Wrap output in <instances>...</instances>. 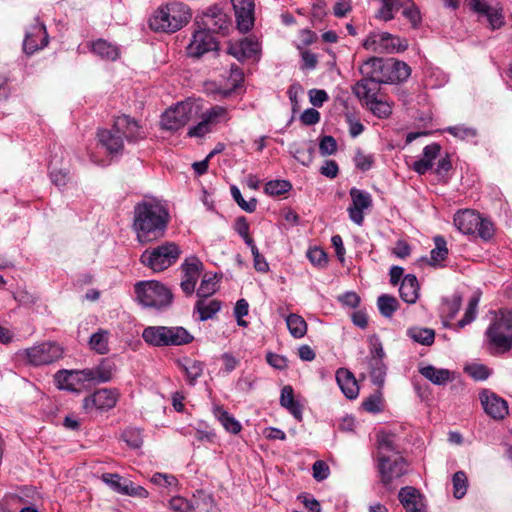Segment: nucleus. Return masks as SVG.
Returning <instances> with one entry per match:
<instances>
[{"label":"nucleus","instance_id":"nucleus-1","mask_svg":"<svg viewBox=\"0 0 512 512\" xmlns=\"http://www.w3.org/2000/svg\"><path fill=\"white\" fill-rule=\"evenodd\" d=\"M170 220L167 206L160 200L144 198L134 206L133 230L140 244H148L164 237Z\"/></svg>","mask_w":512,"mask_h":512},{"label":"nucleus","instance_id":"nucleus-2","mask_svg":"<svg viewBox=\"0 0 512 512\" xmlns=\"http://www.w3.org/2000/svg\"><path fill=\"white\" fill-rule=\"evenodd\" d=\"M486 343L492 354H503L512 348V311L500 309L485 332Z\"/></svg>","mask_w":512,"mask_h":512},{"label":"nucleus","instance_id":"nucleus-3","mask_svg":"<svg viewBox=\"0 0 512 512\" xmlns=\"http://www.w3.org/2000/svg\"><path fill=\"white\" fill-rule=\"evenodd\" d=\"M190 18V8L186 4L171 2L154 13L149 25L154 31L174 33L185 26Z\"/></svg>","mask_w":512,"mask_h":512},{"label":"nucleus","instance_id":"nucleus-4","mask_svg":"<svg viewBox=\"0 0 512 512\" xmlns=\"http://www.w3.org/2000/svg\"><path fill=\"white\" fill-rule=\"evenodd\" d=\"M181 249L174 242H165L157 247L146 249L140 262L154 272H162L172 266L180 257Z\"/></svg>","mask_w":512,"mask_h":512},{"label":"nucleus","instance_id":"nucleus-5","mask_svg":"<svg viewBox=\"0 0 512 512\" xmlns=\"http://www.w3.org/2000/svg\"><path fill=\"white\" fill-rule=\"evenodd\" d=\"M135 293L139 302L146 307L163 309L169 307L173 301L171 290L155 280L138 282Z\"/></svg>","mask_w":512,"mask_h":512},{"label":"nucleus","instance_id":"nucleus-6","mask_svg":"<svg viewBox=\"0 0 512 512\" xmlns=\"http://www.w3.org/2000/svg\"><path fill=\"white\" fill-rule=\"evenodd\" d=\"M378 471L381 483L386 488L393 489L394 482L407 473L408 462L400 453L378 456Z\"/></svg>","mask_w":512,"mask_h":512},{"label":"nucleus","instance_id":"nucleus-7","mask_svg":"<svg viewBox=\"0 0 512 512\" xmlns=\"http://www.w3.org/2000/svg\"><path fill=\"white\" fill-rule=\"evenodd\" d=\"M27 361L34 366L51 364L63 356L62 347L55 342H43L24 350Z\"/></svg>","mask_w":512,"mask_h":512},{"label":"nucleus","instance_id":"nucleus-8","mask_svg":"<svg viewBox=\"0 0 512 512\" xmlns=\"http://www.w3.org/2000/svg\"><path fill=\"white\" fill-rule=\"evenodd\" d=\"M193 104L179 102L168 108L161 116V127L167 131H177L184 127L193 117Z\"/></svg>","mask_w":512,"mask_h":512},{"label":"nucleus","instance_id":"nucleus-9","mask_svg":"<svg viewBox=\"0 0 512 512\" xmlns=\"http://www.w3.org/2000/svg\"><path fill=\"white\" fill-rule=\"evenodd\" d=\"M201 25L211 34L225 35L230 27L227 14L217 5L210 6L202 12Z\"/></svg>","mask_w":512,"mask_h":512},{"label":"nucleus","instance_id":"nucleus-10","mask_svg":"<svg viewBox=\"0 0 512 512\" xmlns=\"http://www.w3.org/2000/svg\"><path fill=\"white\" fill-rule=\"evenodd\" d=\"M181 271L180 288L186 296H191L203 271V263L196 256H190L181 264Z\"/></svg>","mask_w":512,"mask_h":512},{"label":"nucleus","instance_id":"nucleus-11","mask_svg":"<svg viewBox=\"0 0 512 512\" xmlns=\"http://www.w3.org/2000/svg\"><path fill=\"white\" fill-rule=\"evenodd\" d=\"M217 50L218 42L215 37L201 27L192 34L187 46V54L193 58H200L208 52Z\"/></svg>","mask_w":512,"mask_h":512},{"label":"nucleus","instance_id":"nucleus-12","mask_svg":"<svg viewBox=\"0 0 512 512\" xmlns=\"http://www.w3.org/2000/svg\"><path fill=\"white\" fill-rule=\"evenodd\" d=\"M366 49L377 51L379 49L393 51H404L407 49L408 44L405 40L400 39L388 32H379L371 34L364 42Z\"/></svg>","mask_w":512,"mask_h":512},{"label":"nucleus","instance_id":"nucleus-13","mask_svg":"<svg viewBox=\"0 0 512 512\" xmlns=\"http://www.w3.org/2000/svg\"><path fill=\"white\" fill-rule=\"evenodd\" d=\"M349 193L352 199V204L347 209L349 218L352 222L361 226L364 222L363 211L372 206V196L368 192L355 187L351 188Z\"/></svg>","mask_w":512,"mask_h":512},{"label":"nucleus","instance_id":"nucleus-14","mask_svg":"<svg viewBox=\"0 0 512 512\" xmlns=\"http://www.w3.org/2000/svg\"><path fill=\"white\" fill-rule=\"evenodd\" d=\"M84 373L85 369L60 370L55 374L54 379L59 389L71 392H80L85 383L88 382Z\"/></svg>","mask_w":512,"mask_h":512},{"label":"nucleus","instance_id":"nucleus-15","mask_svg":"<svg viewBox=\"0 0 512 512\" xmlns=\"http://www.w3.org/2000/svg\"><path fill=\"white\" fill-rule=\"evenodd\" d=\"M117 392L113 389L103 388L86 397L83 401V408L90 410L93 408L99 410H108L113 408L117 402Z\"/></svg>","mask_w":512,"mask_h":512},{"label":"nucleus","instance_id":"nucleus-16","mask_svg":"<svg viewBox=\"0 0 512 512\" xmlns=\"http://www.w3.org/2000/svg\"><path fill=\"white\" fill-rule=\"evenodd\" d=\"M468 6L474 12L485 16L492 30L501 28L505 23L501 8L493 7L483 0H468Z\"/></svg>","mask_w":512,"mask_h":512},{"label":"nucleus","instance_id":"nucleus-17","mask_svg":"<svg viewBox=\"0 0 512 512\" xmlns=\"http://www.w3.org/2000/svg\"><path fill=\"white\" fill-rule=\"evenodd\" d=\"M480 401L484 411L493 419H503L508 414L507 402L493 392L483 391Z\"/></svg>","mask_w":512,"mask_h":512},{"label":"nucleus","instance_id":"nucleus-18","mask_svg":"<svg viewBox=\"0 0 512 512\" xmlns=\"http://www.w3.org/2000/svg\"><path fill=\"white\" fill-rule=\"evenodd\" d=\"M99 143L110 155L121 154L124 148L123 137L120 130L116 129V122L111 129H102L97 133Z\"/></svg>","mask_w":512,"mask_h":512},{"label":"nucleus","instance_id":"nucleus-19","mask_svg":"<svg viewBox=\"0 0 512 512\" xmlns=\"http://www.w3.org/2000/svg\"><path fill=\"white\" fill-rule=\"evenodd\" d=\"M48 44V34L43 23H37L28 32L23 41V49L27 54H33L38 49H42Z\"/></svg>","mask_w":512,"mask_h":512},{"label":"nucleus","instance_id":"nucleus-20","mask_svg":"<svg viewBox=\"0 0 512 512\" xmlns=\"http://www.w3.org/2000/svg\"><path fill=\"white\" fill-rule=\"evenodd\" d=\"M116 129L120 130L128 142H138L146 137L144 130L137 121L127 115H121L115 119Z\"/></svg>","mask_w":512,"mask_h":512},{"label":"nucleus","instance_id":"nucleus-21","mask_svg":"<svg viewBox=\"0 0 512 512\" xmlns=\"http://www.w3.org/2000/svg\"><path fill=\"white\" fill-rule=\"evenodd\" d=\"M398 498L406 512H425L423 497L416 488L412 486L401 488Z\"/></svg>","mask_w":512,"mask_h":512},{"label":"nucleus","instance_id":"nucleus-22","mask_svg":"<svg viewBox=\"0 0 512 512\" xmlns=\"http://www.w3.org/2000/svg\"><path fill=\"white\" fill-rule=\"evenodd\" d=\"M258 51V42L248 37L236 42H230L227 50L228 54L239 61L253 57Z\"/></svg>","mask_w":512,"mask_h":512},{"label":"nucleus","instance_id":"nucleus-23","mask_svg":"<svg viewBox=\"0 0 512 512\" xmlns=\"http://www.w3.org/2000/svg\"><path fill=\"white\" fill-rule=\"evenodd\" d=\"M480 214L474 210L465 209L454 215V225L463 234H474L480 222Z\"/></svg>","mask_w":512,"mask_h":512},{"label":"nucleus","instance_id":"nucleus-24","mask_svg":"<svg viewBox=\"0 0 512 512\" xmlns=\"http://www.w3.org/2000/svg\"><path fill=\"white\" fill-rule=\"evenodd\" d=\"M411 74V68L403 61L387 59L384 83H399L406 81Z\"/></svg>","mask_w":512,"mask_h":512},{"label":"nucleus","instance_id":"nucleus-25","mask_svg":"<svg viewBox=\"0 0 512 512\" xmlns=\"http://www.w3.org/2000/svg\"><path fill=\"white\" fill-rule=\"evenodd\" d=\"M387 59L372 57L365 61L360 67L363 78L384 83Z\"/></svg>","mask_w":512,"mask_h":512},{"label":"nucleus","instance_id":"nucleus-26","mask_svg":"<svg viewBox=\"0 0 512 512\" xmlns=\"http://www.w3.org/2000/svg\"><path fill=\"white\" fill-rule=\"evenodd\" d=\"M381 83L382 82L362 78L353 87V93L361 101H364L365 105H368L370 101L378 99V93L380 91Z\"/></svg>","mask_w":512,"mask_h":512},{"label":"nucleus","instance_id":"nucleus-27","mask_svg":"<svg viewBox=\"0 0 512 512\" xmlns=\"http://www.w3.org/2000/svg\"><path fill=\"white\" fill-rule=\"evenodd\" d=\"M115 365L107 360H103L94 368H86L84 376L89 383L100 384L109 382L113 377Z\"/></svg>","mask_w":512,"mask_h":512},{"label":"nucleus","instance_id":"nucleus-28","mask_svg":"<svg viewBox=\"0 0 512 512\" xmlns=\"http://www.w3.org/2000/svg\"><path fill=\"white\" fill-rule=\"evenodd\" d=\"M336 381L348 399H355L358 396L359 386L354 375L348 369L339 368L336 372Z\"/></svg>","mask_w":512,"mask_h":512},{"label":"nucleus","instance_id":"nucleus-29","mask_svg":"<svg viewBox=\"0 0 512 512\" xmlns=\"http://www.w3.org/2000/svg\"><path fill=\"white\" fill-rule=\"evenodd\" d=\"M178 369L184 373L189 385H195L197 379L202 375L204 364L201 361L188 357L176 361Z\"/></svg>","mask_w":512,"mask_h":512},{"label":"nucleus","instance_id":"nucleus-30","mask_svg":"<svg viewBox=\"0 0 512 512\" xmlns=\"http://www.w3.org/2000/svg\"><path fill=\"white\" fill-rule=\"evenodd\" d=\"M441 146L438 143L427 145L423 149V157L413 163V170L420 175L433 167V161L438 157Z\"/></svg>","mask_w":512,"mask_h":512},{"label":"nucleus","instance_id":"nucleus-31","mask_svg":"<svg viewBox=\"0 0 512 512\" xmlns=\"http://www.w3.org/2000/svg\"><path fill=\"white\" fill-rule=\"evenodd\" d=\"M166 346H181L189 344L194 337L181 326H164Z\"/></svg>","mask_w":512,"mask_h":512},{"label":"nucleus","instance_id":"nucleus-32","mask_svg":"<svg viewBox=\"0 0 512 512\" xmlns=\"http://www.w3.org/2000/svg\"><path fill=\"white\" fill-rule=\"evenodd\" d=\"M280 405L284 407L293 417L302 420V405L294 398V390L292 386L286 385L281 390Z\"/></svg>","mask_w":512,"mask_h":512},{"label":"nucleus","instance_id":"nucleus-33","mask_svg":"<svg viewBox=\"0 0 512 512\" xmlns=\"http://www.w3.org/2000/svg\"><path fill=\"white\" fill-rule=\"evenodd\" d=\"M399 293L401 299L408 304H414L417 301L419 297V283L415 275L407 274L404 276Z\"/></svg>","mask_w":512,"mask_h":512},{"label":"nucleus","instance_id":"nucleus-34","mask_svg":"<svg viewBox=\"0 0 512 512\" xmlns=\"http://www.w3.org/2000/svg\"><path fill=\"white\" fill-rule=\"evenodd\" d=\"M213 413L227 432L238 434L241 431V423L222 406H216Z\"/></svg>","mask_w":512,"mask_h":512},{"label":"nucleus","instance_id":"nucleus-35","mask_svg":"<svg viewBox=\"0 0 512 512\" xmlns=\"http://www.w3.org/2000/svg\"><path fill=\"white\" fill-rule=\"evenodd\" d=\"M92 51L102 59L110 61H115L120 55L118 46L104 39H98L93 42Z\"/></svg>","mask_w":512,"mask_h":512},{"label":"nucleus","instance_id":"nucleus-36","mask_svg":"<svg viewBox=\"0 0 512 512\" xmlns=\"http://www.w3.org/2000/svg\"><path fill=\"white\" fill-rule=\"evenodd\" d=\"M435 247L430 251V258L427 259V263L430 266H440L441 263L447 258L448 248L446 240L443 236L434 237Z\"/></svg>","mask_w":512,"mask_h":512},{"label":"nucleus","instance_id":"nucleus-37","mask_svg":"<svg viewBox=\"0 0 512 512\" xmlns=\"http://www.w3.org/2000/svg\"><path fill=\"white\" fill-rule=\"evenodd\" d=\"M202 117L207 121L212 130L214 126L226 123L231 118L228 109L220 105L212 106L202 114Z\"/></svg>","mask_w":512,"mask_h":512},{"label":"nucleus","instance_id":"nucleus-38","mask_svg":"<svg viewBox=\"0 0 512 512\" xmlns=\"http://www.w3.org/2000/svg\"><path fill=\"white\" fill-rule=\"evenodd\" d=\"M221 309V302L218 300L206 301V298H199L195 304V311L199 314L200 321H206L214 317Z\"/></svg>","mask_w":512,"mask_h":512},{"label":"nucleus","instance_id":"nucleus-39","mask_svg":"<svg viewBox=\"0 0 512 512\" xmlns=\"http://www.w3.org/2000/svg\"><path fill=\"white\" fill-rule=\"evenodd\" d=\"M420 373L436 385H443L451 380V372L448 369H438L431 365L422 367Z\"/></svg>","mask_w":512,"mask_h":512},{"label":"nucleus","instance_id":"nucleus-40","mask_svg":"<svg viewBox=\"0 0 512 512\" xmlns=\"http://www.w3.org/2000/svg\"><path fill=\"white\" fill-rule=\"evenodd\" d=\"M164 326H148L142 332L143 340L154 347H165Z\"/></svg>","mask_w":512,"mask_h":512},{"label":"nucleus","instance_id":"nucleus-41","mask_svg":"<svg viewBox=\"0 0 512 512\" xmlns=\"http://www.w3.org/2000/svg\"><path fill=\"white\" fill-rule=\"evenodd\" d=\"M369 374L373 384L379 388L383 387L385 383L387 367L383 362V359H369Z\"/></svg>","mask_w":512,"mask_h":512},{"label":"nucleus","instance_id":"nucleus-42","mask_svg":"<svg viewBox=\"0 0 512 512\" xmlns=\"http://www.w3.org/2000/svg\"><path fill=\"white\" fill-rule=\"evenodd\" d=\"M101 479L104 483L110 486L114 491L126 495L129 493V487L131 486V481L121 477L117 473H104L101 476Z\"/></svg>","mask_w":512,"mask_h":512},{"label":"nucleus","instance_id":"nucleus-43","mask_svg":"<svg viewBox=\"0 0 512 512\" xmlns=\"http://www.w3.org/2000/svg\"><path fill=\"white\" fill-rule=\"evenodd\" d=\"M462 304V296L459 293H454L450 297H446L441 303V314L448 319H454L459 312Z\"/></svg>","mask_w":512,"mask_h":512},{"label":"nucleus","instance_id":"nucleus-44","mask_svg":"<svg viewBox=\"0 0 512 512\" xmlns=\"http://www.w3.org/2000/svg\"><path fill=\"white\" fill-rule=\"evenodd\" d=\"M286 324L290 334L296 338H302L307 332V323L303 317L291 313L286 317Z\"/></svg>","mask_w":512,"mask_h":512},{"label":"nucleus","instance_id":"nucleus-45","mask_svg":"<svg viewBox=\"0 0 512 512\" xmlns=\"http://www.w3.org/2000/svg\"><path fill=\"white\" fill-rule=\"evenodd\" d=\"M381 6L376 17L385 22L394 18V14L401 9L402 2L400 0H377Z\"/></svg>","mask_w":512,"mask_h":512},{"label":"nucleus","instance_id":"nucleus-46","mask_svg":"<svg viewBox=\"0 0 512 512\" xmlns=\"http://www.w3.org/2000/svg\"><path fill=\"white\" fill-rule=\"evenodd\" d=\"M377 306L382 316L391 318L398 310L399 302L394 296L383 294L378 297Z\"/></svg>","mask_w":512,"mask_h":512},{"label":"nucleus","instance_id":"nucleus-47","mask_svg":"<svg viewBox=\"0 0 512 512\" xmlns=\"http://www.w3.org/2000/svg\"><path fill=\"white\" fill-rule=\"evenodd\" d=\"M108 335V331L102 329L92 334L89 340L90 348L98 354H107L109 352Z\"/></svg>","mask_w":512,"mask_h":512},{"label":"nucleus","instance_id":"nucleus-48","mask_svg":"<svg viewBox=\"0 0 512 512\" xmlns=\"http://www.w3.org/2000/svg\"><path fill=\"white\" fill-rule=\"evenodd\" d=\"M218 281L216 275L212 273H205L199 288L197 289V296L199 298H208L214 294L218 288Z\"/></svg>","mask_w":512,"mask_h":512},{"label":"nucleus","instance_id":"nucleus-49","mask_svg":"<svg viewBox=\"0 0 512 512\" xmlns=\"http://www.w3.org/2000/svg\"><path fill=\"white\" fill-rule=\"evenodd\" d=\"M408 335L422 345H431L435 339V332L429 328H412L408 330Z\"/></svg>","mask_w":512,"mask_h":512},{"label":"nucleus","instance_id":"nucleus-50","mask_svg":"<svg viewBox=\"0 0 512 512\" xmlns=\"http://www.w3.org/2000/svg\"><path fill=\"white\" fill-rule=\"evenodd\" d=\"M291 152L300 163L307 166L313 160L314 147L311 143H304L299 147L293 145Z\"/></svg>","mask_w":512,"mask_h":512},{"label":"nucleus","instance_id":"nucleus-51","mask_svg":"<svg viewBox=\"0 0 512 512\" xmlns=\"http://www.w3.org/2000/svg\"><path fill=\"white\" fill-rule=\"evenodd\" d=\"M453 496L461 499L467 493L468 479L464 471H457L452 477Z\"/></svg>","mask_w":512,"mask_h":512},{"label":"nucleus","instance_id":"nucleus-52","mask_svg":"<svg viewBox=\"0 0 512 512\" xmlns=\"http://www.w3.org/2000/svg\"><path fill=\"white\" fill-rule=\"evenodd\" d=\"M402 15L409 20L413 27H417L421 23V14L418 7L412 0L402 2Z\"/></svg>","mask_w":512,"mask_h":512},{"label":"nucleus","instance_id":"nucleus-53","mask_svg":"<svg viewBox=\"0 0 512 512\" xmlns=\"http://www.w3.org/2000/svg\"><path fill=\"white\" fill-rule=\"evenodd\" d=\"M292 189V184L287 180H271L265 184V193L271 196H280Z\"/></svg>","mask_w":512,"mask_h":512},{"label":"nucleus","instance_id":"nucleus-54","mask_svg":"<svg viewBox=\"0 0 512 512\" xmlns=\"http://www.w3.org/2000/svg\"><path fill=\"white\" fill-rule=\"evenodd\" d=\"M237 27L241 32H248L254 25V10L235 11Z\"/></svg>","mask_w":512,"mask_h":512},{"label":"nucleus","instance_id":"nucleus-55","mask_svg":"<svg viewBox=\"0 0 512 512\" xmlns=\"http://www.w3.org/2000/svg\"><path fill=\"white\" fill-rule=\"evenodd\" d=\"M362 407L370 413H379L383 410V397L380 390L371 394L362 402Z\"/></svg>","mask_w":512,"mask_h":512},{"label":"nucleus","instance_id":"nucleus-56","mask_svg":"<svg viewBox=\"0 0 512 512\" xmlns=\"http://www.w3.org/2000/svg\"><path fill=\"white\" fill-rule=\"evenodd\" d=\"M478 303H479L478 297L473 296L470 298L463 318L461 320H459L458 323L456 324L458 329L464 328L466 325H468L474 321V319L476 318V314H477Z\"/></svg>","mask_w":512,"mask_h":512},{"label":"nucleus","instance_id":"nucleus-57","mask_svg":"<svg viewBox=\"0 0 512 512\" xmlns=\"http://www.w3.org/2000/svg\"><path fill=\"white\" fill-rule=\"evenodd\" d=\"M366 106L378 118H387L392 113L391 105L387 101H383L379 98L374 101H370Z\"/></svg>","mask_w":512,"mask_h":512},{"label":"nucleus","instance_id":"nucleus-58","mask_svg":"<svg viewBox=\"0 0 512 512\" xmlns=\"http://www.w3.org/2000/svg\"><path fill=\"white\" fill-rule=\"evenodd\" d=\"M353 161H354L355 167L358 170H360L362 172H366L373 167L375 158H374V155L366 154L362 150L358 149L355 153Z\"/></svg>","mask_w":512,"mask_h":512},{"label":"nucleus","instance_id":"nucleus-59","mask_svg":"<svg viewBox=\"0 0 512 512\" xmlns=\"http://www.w3.org/2000/svg\"><path fill=\"white\" fill-rule=\"evenodd\" d=\"M379 456L399 453L394 442V435L384 434L378 439Z\"/></svg>","mask_w":512,"mask_h":512},{"label":"nucleus","instance_id":"nucleus-60","mask_svg":"<svg viewBox=\"0 0 512 512\" xmlns=\"http://www.w3.org/2000/svg\"><path fill=\"white\" fill-rule=\"evenodd\" d=\"M230 79L232 80V87L230 89H223L220 91V94L223 97L229 96L233 91H235L244 81V74L242 70L235 64L231 66L230 69Z\"/></svg>","mask_w":512,"mask_h":512},{"label":"nucleus","instance_id":"nucleus-61","mask_svg":"<svg viewBox=\"0 0 512 512\" xmlns=\"http://www.w3.org/2000/svg\"><path fill=\"white\" fill-rule=\"evenodd\" d=\"M231 195L235 202L239 205L241 209L246 212L252 213L256 210L257 201L252 198L249 202H247L240 192V190L236 186H231Z\"/></svg>","mask_w":512,"mask_h":512},{"label":"nucleus","instance_id":"nucleus-62","mask_svg":"<svg viewBox=\"0 0 512 512\" xmlns=\"http://www.w3.org/2000/svg\"><path fill=\"white\" fill-rule=\"evenodd\" d=\"M122 438L128 446L134 449L140 448L143 444L141 431L138 429H126L122 434Z\"/></svg>","mask_w":512,"mask_h":512},{"label":"nucleus","instance_id":"nucleus-63","mask_svg":"<svg viewBox=\"0 0 512 512\" xmlns=\"http://www.w3.org/2000/svg\"><path fill=\"white\" fill-rule=\"evenodd\" d=\"M49 169H50V172H49L50 179H51L52 183L54 185H56L57 187H63L69 182L70 175H69L68 170L54 169L52 167H49Z\"/></svg>","mask_w":512,"mask_h":512},{"label":"nucleus","instance_id":"nucleus-64","mask_svg":"<svg viewBox=\"0 0 512 512\" xmlns=\"http://www.w3.org/2000/svg\"><path fill=\"white\" fill-rule=\"evenodd\" d=\"M210 132H212V129L208 125L207 121L201 117L200 122L188 129L187 136L190 138H202Z\"/></svg>","mask_w":512,"mask_h":512}]
</instances>
